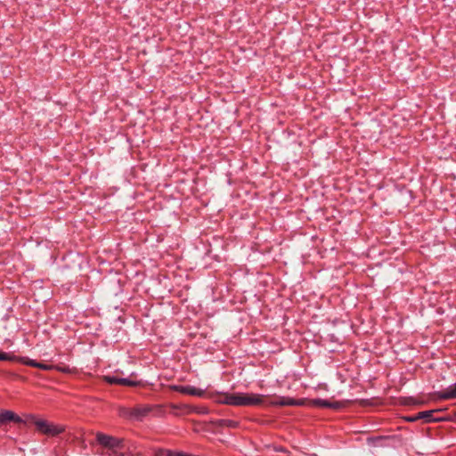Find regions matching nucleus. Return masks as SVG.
Masks as SVG:
<instances>
[{
    "mask_svg": "<svg viewBox=\"0 0 456 456\" xmlns=\"http://www.w3.org/2000/svg\"><path fill=\"white\" fill-rule=\"evenodd\" d=\"M264 398V395L254 393H224L217 402L232 406H256L262 404Z\"/></svg>",
    "mask_w": 456,
    "mask_h": 456,
    "instance_id": "1",
    "label": "nucleus"
},
{
    "mask_svg": "<svg viewBox=\"0 0 456 456\" xmlns=\"http://www.w3.org/2000/svg\"><path fill=\"white\" fill-rule=\"evenodd\" d=\"M97 443L109 451L110 456H124L120 451L124 448V440L102 432L96 433Z\"/></svg>",
    "mask_w": 456,
    "mask_h": 456,
    "instance_id": "2",
    "label": "nucleus"
},
{
    "mask_svg": "<svg viewBox=\"0 0 456 456\" xmlns=\"http://www.w3.org/2000/svg\"><path fill=\"white\" fill-rule=\"evenodd\" d=\"M32 419L37 430L48 436H56L65 430V428L62 425L54 424L36 417H32Z\"/></svg>",
    "mask_w": 456,
    "mask_h": 456,
    "instance_id": "3",
    "label": "nucleus"
},
{
    "mask_svg": "<svg viewBox=\"0 0 456 456\" xmlns=\"http://www.w3.org/2000/svg\"><path fill=\"white\" fill-rule=\"evenodd\" d=\"M152 410V406L149 404L138 405L133 409L124 408L120 411V414L132 419L141 420L147 416Z\"/></svg>",
    "mask_w": 456,
    "mask_h": 456,
    "instance_id": "4",
    "label": "nucleus"
},
{
    "mask_svg": "<svg viewBox=\"0 0 456 456\" xmlns=\"http://www.w3.org/2000/svg\"><path fill=\"white\" fill-rule=\"evenodd\" d=\"M175 390L184 395H190L198 397L203 396L206 392V389L199 388L193 386H180L176 387Z\"/></svg>",
    "mask_w": 456,
    "mask_h": 456,
    "instance_id": "5",
    "label": "nucleus"
},
{
    "mask_svg": "<svg viewBox=\"0 0 456 456\" xmlns=\"http://www.w3.org/2000/svg\"><path fill=\"white\" fill-rule=\"evenodd\" d=\"M12 421L16 422V423H20L22 421V419H20V417L16 415L12 411L4 410V411H0V425H4V424H6L8 422H12Z\"/></svg>",
    "mask_w": 456,
    "mask_h": 456,
    "instance_id": "6",
    "label": "nucleus"
},
{
    "mask_svg": "<svg viewBox=\"0 0 456 456\" xmlns=\"http://www.w3.org/2000/svg\"><path fill=\"white\" fill-rule=\"evenodd\" d=\"M441 409L429 410L425 411L419 412V417H421V419H424L425 422H438L442 421L444 418L437 417L436 414L441 411Z\"/></svg>",
    "mask_w": 456,
    "mask_h": 456,
    "instance_id": "7",
    "label": "nucleus"
},
{
    "mask_svg": "<svg viewBox=\"0 0 456 456\" xmlns=\"http://www.w3.org/2000/svg\"><path fill=\"white\" fill-rule=\"evenodd\" d=\"M269 404L273 406H291L299 405L301 403L298 401L290 397H281L277 400L271 401Z\"/></svg>",
    "mask_w": 456,
    "mask_h": 456,
    "instance_id": "8",
    "label": "nucleus"
},
{
    "mask_svg": "<svg viewBox=\"0 0 456 456\" xmlns=\"http://www.w3.org/2000/svg\"><path fill=\"white\" fill-rule=\"evenodd\" d=\"M438 398L443 400L456 399V383L438 393Z\"/></svg>",
    "mask_w": 456,
    "mask_h": 456,
    "instance_id": "9",
    "label": "nucleus"
},
{
    "mask_svg": "<svg viewBox=\"0 0 456 456\" xmlns=\"http://www.w3.org/2000/svg\"><path fill=\"white\" fill-rule=\"evenodd\" d=\"M17 362H20L22 364H25V365H28V366L36 367V368H37V366H38V362H37L35 360H32V359H29L28 357H20V356H18Z\"/></svg>",
    "mask_w": 456,
    "mask_h": 456,
    "instance_id": "10",
    "label": "nucleus"
},
{
    "mask_svg": "<svg viewBox=\"0 0 456 456\" xmlns=\"http://www.w3.org/2000/svg\"><path fill=\"white\" fill-rule=\"evenodd\" d=\"M18 356L11 353L0 352V361L17 362Z\"/></svg>",
    "mask_w": 456,
    "mask_h": 456,
    "instance_id": "11",
    "label": "nucleus"
},
{
    "mask_svg": "<svg viewBox=\"0 0 456 456\" xmlns=\"http://www.w3.org/2000/svg\"><path fill=\"white\" fill-rule=\"evenodd\" d=\"M138 384H139L138 381L132 380V379H129L120 378V379H119V385H121V386L135 387Z\"/></svg>",
    "mask_w": 456,
    "mask_h": 456,
    "instance_id": "12",
    "label": "nucleus"
},
{
    "mask_svg": "<svg viewBox=\"0 0 456 456\" xmlns=\"http://www.w3.org/2000/svg\"><path fill=\"white\" fill-rule=\"evenodd\" d=\"M316 403L322 407H330V408H337L338 407V403H330L326 400H318Z\"/></svg>",
    "mask_w": 456,
    "mask_h": 456,
    "instance_id": "13",
    "label": "nucleus"
},
{
    "mask_svg": "<svg viewBox=\"0 0 456 456\" xmlns=\"http://www.w3.org/2000/svg\"><path fill=\"white\" fill-rule=\"evenodd\" d=\"M104 380L109 384H117L119 385L120 378H117L115 376H104Z\"/></svg>",
    "mask_w": 456,
    "mask_h": 456,
    "instance_id": "14",
    "label": "nucleus"
},
{
    "mask_svg": "<svg viewBox=\"0 0 456 456\" xmlns=\"http://www.w3.org/2000/svg\"><path fill=\"white\" fill-rule=\"evenodd\" d=\"M37 368L44 370H50L55 369L53 365L45 364L42 362H38Z\"/></svg>",
    "mask_w": 456,
    "mask_h": 456,
    "instance_id": "15",
    "label": "nucleus"
},
{
    "mask_svg": "<svg viewBox=\"0 0 456 456\" xmlns=\"http://www.w3.org/2000/svg\"><path fill=\"white\" fill-rule=\"evenodd\" d=\"M223 424L224 426L230 427V428H235L237 426V422L231 419H224L223 420Z\"/></svg>",
    "mask_w": 456,
    "mask_h": 456,
    "instance_id": "16",
    "label": "nucleus"
},
{
    "mask_svg": "<svg viewBox=\"0 0 456 456\" xmlns=\"http://www.w3.org/2000/svg\"><path fill=\"white\" fill-rule=\"evenodd\" d=\"M409 421H416L418 419H421V417H419V413H417L416 415L412 416V417H410L407 419Z\"/></svg>",
    "mask_w": 456,
    "mask_h": 456,
    "instance_id": "17",
    "label": "nucleus"
}]
</instances>
